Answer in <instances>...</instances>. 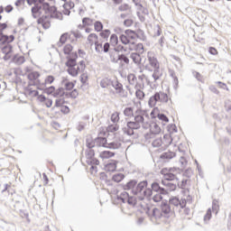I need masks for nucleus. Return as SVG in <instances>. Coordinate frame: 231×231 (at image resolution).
I'll return each mask as SVG.
<instances>
[{
	"mask_svg": "<svg viewBox=\"0 0 231 231\" xmlns=\"http://www.w3.org/2000/svg\"><path fill=\"white\" fill-rule=\"evenodd\" d=\"M145 118H149L147 110L137 109L134 116V121H128L126 125L123 127V133L127 134V136H133L134 131H138L141 127L143 129H149L150 124L145 122Z\"/></svg>",
	"mask_w": 231,
	"mask_h": 231,
	"instance_id": "obj_1",
	"label": "nucleus"
},
{
	"mask_svg": "<svg viewBox=\"0 0 231 231\" xmlns=\"http://www.w3.org/2000/svg\"><path fill=\"white\" fill-rule=\"evenodd\" d=\"M67 61L65 63V66H67L68 73L70 75V77H77L79 73L80 72V69H82V67H77V60L79 59V54L77 51L72 52L70 56L66 57Z\"/></svg>",
	"mask_w": 231,
	"mask_h": 231,
	"instance_id": "obj_2",
	"label": "nucleus"
},
{
	"mask_svg": "<svg viewBox=\"0 0 231 231\" xmlns=\"http://www.w3.org/2000/svg\"><path fill=\"white\" fill-rule=\"evenodd\" d=\"M158 102L167 104V102H169V95L162 91L155 92L154 95L149 98L148 106L150 107H155Z\"/></svg>",
	"mask_w": 231,
	"mask_h": 231,
	"instance_id": "obj_3",
	"label": "nucleus"
},
{
	"mask_svg": "<svg viewBox=\"0 0 231 231\" xmlns=\"http://www.w3.org/2000/svg\"><path fill=\"white\" fill-rule=\"evenodd\" d=\"M42 10L45 14H50L51 19H60L61 14L57 10V6L50 5V3L42 4Z\"/></svg>",
	"mask_w": 231,
	"mask_h": 231,
	"instance_id": "obj_4",
	"label": "nucleus"
},
{
	"mask_svg": "<svg viewBox=\"0 0 231 231\" xmlns=\"http://www.w3.org/2000/svg\"><path fill=\"white\" fill-rule=\"evenodd\" d=\"M212 212L213 214H215L216 216H217L218 212H219V201L217 199H213L212 201V208H208L207 210L206 215L204 216V221H210V219H212Z\"/></svg>",
	"mask_w": 231,
	"mask_h": 231,
	"instance_id": "obj_5",
	"label": "nucleus"
},
{
	"mask_svg": "<svg viewBox=\"0 0 231 231\" xmlns=\"http://www.w3.org/2000/svg\"><path fill=\"white\" fill-rule=\"evenodd\" d=\"M161 189H162V187L160 186V183H158L157 181H153L151 184V188H146L143 191V194L144 198H146L149 201H151V196H152V192H157L158 194Z\"/></svg>",
	"mask_w": 231,
	"mask_h": 231,
	"instance_id": "obj_6",
	"label": "nucleus"
},
{
	"mask_svg": "<svg viewBox=\"0 0 231 231\" xmlns=\"http://www.w3.org/2000/svg\"><path fill=\"white\" fill-rule=\"evenodd\" d=\"M150 134H145V139L149 140L151 138H154L156 134H160L162 133V128H160V125H157V123H152L150 125Z\"/></svg>",
	"mask_w": 231,
	"mask_h": 231,
	"instance_id": "obj_7",
	"label": "nucleus"
},
{
	"mask_svg": "<svg viewBox=\"0 0 231 231\" xmlns=\"http://www.w3.org/2000/svg\"><path fill=\"white\" fill-rule=\"evenodd\" d=\"M6 28H8V24L6 23H0V42L1 41H15V36H14V34L11 35H6L4 34L3 32H5V30H6Z\"/></svg>",
	"mask_w": 231,
	"mask_h": 231,
	"instance_id": "obj_8",
	"label": "nucleus"
},
{
	"mask_svg": "<svg viewBox=\"0 0 231 231\" xmlns=\"http://www.w3.org/2000/svg\"><path fill=\"white\" fill-rule=\"evenodd\" d=\"M146 214L150 217V219H162L163 217V213L158 208H153L151 211V208H148L146 210Z\"/></svg>",
	"mask_w": 231,
	"mask_h": 231,
	"instance_id": "obj_9",
	"label": "nucleus"
},
{
	"mask_svg": "<svg viewBox=\"0 0 231 231\" xmlns=\"http://www.w3.org/2000/svg\"><path fill=\"white\" fill-rule=\"evenodd\" d=\"M11 42H14V41H1L0 42V50H2V52L4 54H10L12 53L14 47L10 44Z\"/></svg>",
	"mask_w": 231,
	"mask_h": 231,
	"instance_id": "obj_10",
	"label": "nucleus"
},
{
	"mask_svg": "<svg viewBox=\"0 0 231 231\" xmlns=\"http://www.w3.org/2000/svg\"><path fill=\"white\" fill-rule=\"evenodd\" d=\"M145 69H147V71H153V73L152 75V77L153 79V82L160 80V79H162V77H163V72L160 69V67H158L157 69H152V68H151V66L146 65Z\"/></svg>",
	"mask_w": 231,
	"mask_h": 231,
	"instance_id": "obj_11",
	"label": "nucleus"
},
{
	"mask_svg": "<svg viewBox=\"0 0 231 231\" xmlns=\"http://www.w3.org/2000/svg\"><path fill=\"white\" fill-rule=\"evenodd\" d=\"M149 181L147 180H142L137 182L135 188L134 189V195L138 196V194L142 193V191H143L144 189H147Z\"/></svg>",
	"mask_w": 231,
	"mask_h": 231,
	"instance_id": "obj_12",
	"label": "nucleus"
},
{
	"mask_svg": "<svg viewBox=\"0 0 231 231\" xmlns=\"http://www.w3.org/2000/svg\"><path fill=\"white\" fill-rule=\"evenodd\" d=\"M136 185H138V180L132 179L125 184H123L122 187L124 190H132L134 193V189H136Z\"/></svg>",
	"mask_w": 231,
	"mask_h": 231,
	"instance_id": "obj_13",
	"label": "nucleus"
},
{
	"mask_svg": "<svg viewBox=\"0 0 231 231\" xmlns=\"http://www.w3.org/2000/svg\"><path fill=\"white\" fill-rule=\"evenodd\" d=\"M172 158H176V152L171 151L164 152L160 155V160L164 162H171Z\"/></svg>",
	"mask_w": 231,
	"mask_h": 231,
	"instance_id": "obj_14",
	"label": "nucleus"
},
{
	"mask_svg": "<svg viewBox=\"0 0 231 231\" xmlns=\"http://www.w3.org/2000/svg\"><path fill=\"white\" fill-rule=\"evenodd\" d=\"M176 172V168H170L169 171L164 173V181H174L176 180V174L172 173Z\"/></svg>",
	"mask_w": 231,
	"mask_h": 231,
	"instance_id": "obj_15",
	"label": "nucleus"
},
{
	"mask_svg": "<svg viewBox=\"0 0 231 231\" xmlns=\"http://www.w3.org/2000/svg\"><path fill=\"white\" fill-rule=\"evenodd\" d=\"M148 62L147 66H150L152 69H155L157 68H160V62L158 61V59L154 56H148Z\"/></svg>",
	"mask_w": 231,
	"mask_h": 231,
	"instance_id": "obj_16",
	"label": "nucleus"
},
{
	"mask_svg": "<svg viewBox=\"0 0 231 231\" xmlns=\"http://www.w3.org/2000/svg\"><path fill=\"white\" fill-rule=\"evenodd\" d=\"M118 163V161H109L106 165H105V169L106 171H107L108 172H115V171H116V164Z\"/></svg>",
	"mask_w": 231,
	"mask_h": 231,
	"instance_id": "obj_17",
	"label": "nucleus"
},
{
	"mask_svg": "<svg viewBox=\"0 0 231 231\" xmlns=\"http://www.w3.org/2000/svg\"><path fill=\"white\" fill-rule=\"evenodd\" d=\"M96 147H107V138L97 136L95 138Z\"/></svg>",
	"mask_w": 231,
	"mask_h": 231,
	"instance_id": "obj_18",
	"label": "nucleus"
},
{
	"mask_svg": "<svg viewBox=\"0 0 231 231\" xmlns=\"http://www.w3.org/2000/svg\"><path fill=\"white\" fill-rule=\"evenodd\" d=\"M113 88L116 89V93L119 95L124 93V85L122 83L118 82V80H112Z\"/></svg>",
	"mask_w": 231,
	"mask_h": 231,
	"instance_id": "obj_19",
	"label": "nucleus"
},
{
	"mask_svg": "<svg viewBox=\"0 0 231 231\" xmlns=\"http://www.w3.org/2000/svg\"><path fill=\"white\" fill-rule=\"evenodd\" d=\"M170 205H173L174 207H180V208H185V203H181L178 197H172L170 199Z\"/></svg>",
	"mask_w": 231,
	"mask_h": 231,
	"instance_id": "obj_20",
	"label": "nucleus"
},
{
	"mask_svg": "<svg viewBox=\"0 0 231 231\" xmlns=\"http://www.w3.org/2000/svg\"><path fill=\"white\" fill-rule=\"evenodd\" d=\"M122 147V143L120 141H113L111 143H106V149L116 150Z\"/></svg>",
	"mask_w": 231,
	"mask_h": 231,
	"instance_id": "obj_21",
	"label": "nucleus"
},
{
	"mask_svg": "<svg viewBox=\"0 0 231 231\" xmlns=\"http://www.w3.org/2000/svg\"><path fill=\"white\" fill-rule=\"evenodd\" d=\"M86 147L88 149H97L96 139H93L92 137H88L86 139Z\"/></svg>",
	"mask_w": 231,
	"mask_h": 231,
	"instance_id": "obj_22",
	"label": "nucleus"
},
{
	"mask_svg": "<svg viewBox=\"0 0 231 231\" xmlns=\"http://www.w3.org/2000/svg\"><path fill=\"white\" fill-rule=\"evenodd\" d=\"M161 210L162 214H171V205L167 203V200L162 202Z\"/></svg>",
	"mask_w": 231,
	"mask_h": 231,
	"instance_id": "obj_23",
	"label": "nucleus"
},
{
	"mask_svg": "<svg viewBox=\"0 0 231 231\" xmlns=\"http://www.w3.org/2000/svg\"><path fill=\"white\" fill-rule=\"evenodd\" d=\"M26 60H24L23 56H19L17 54H15L13 58H12V62H14V64H17L18 66H21V64H24Z\"/></svg>",
	"mask_w": 231,
	"mask_h": 231,
	"instance_id": "obj_24",
	"label": "nucleus"
},
{
	"mask_svg": "<svg viewBox=\"0 0 231 231\" xmlns=\"http://www.w3.org/2000/svg\"><path fill=\"white\" fill-rule=\"evenodd\" d=\"M162 184L167 188V190L170 192H172L174 190H176V184L172 183V182H169L167 180H162Z\"/></svg>",
	"mask_w": 231,
	"mask_h": 231,
	"instance_id": "obj_25",
	"label": "nucleus"
},
{
	"mask_svg": "<svg viewBox=\"0 0 231 231\" xmlns=\"http://www.w3.org/2000/svg\"><path fill=\"white\" fill-rule=\"evenodd\" d=\"M135 35H136V39H140V41H143V42L147 41V36L145 35V32H143V30L142 29H138L137 31H135Z\"/></svg>",
	"mask_w": 231,
	"mask_h": 231,
	"instance_id": "obj_26",
	"label": "nucleus"
},
{
	"mask_svg": "<svg viewBox=\"0 0 231 231\" xmlns=\"http://www.w3.org/2000/svg\"><path fill=\"white\" fill-rule=\"evenodd\" d=\"M125 35L130 40L134 41L136 39V31L127 29L125 31Z\"/></svg>",
	"mask_w": 231,
	"mask_h": 231,
	"instance_id": "obj_27",
	"label": "nucleus"
},
{
	"mask_svg": "<svg viewBox=\"0 0 231 231\" xmlns=\"http://www.w3.org/2000/svg\"><path fill=\"white\" fill-rule=\"evenodd\" d=\"M171 143H172V137L171 136V134H164L162 139V145H164V147H169Z\"/></svg>",
	"mask_w": 231,
	"mask_h": 231,
	"instance_id": "obj_28",
	"label": "nucleus"
},
{
	"mask_svg": "<svg viewBox=\"0 0 231 231\" xmlns=\"http://www.w3.org/2000/svg\"><path fill=\"white\" fill-rule=\"evenodd\" d=\"M99 156L102 160H107L108 158H113V156H115V152L111 151H103L100 152Z\"/></svg>",
	"mask_w": 231,
	"mask_h": 231,
	"instance_id": "obj_29",
	"label": "nucleus"
},
{
	"mask_svg": "<svg viewBox=\"0 0 231 231\" xmlns=\"http://www.w3.org/2000/svg\"><path fill=\"white\" fill-rule=\"evenodd\" d=\"M125 178V175L124 173H116L112 176V180L116 183H120V181H123Z\"/></svg>",
	"mask_w": 231,
	"mask_h": 231,
	"instance_id": "obj_30",
	"label": "nucleus"
},
{
	"mask_svg": "<svg viewBox=\"0 0 231 231\" xmlns=\"http://www.w3.org/2000/svg\"><path fill=\"white\" fill-rule=\"evenodd\" d=\"M130 58L132 59V60L134 64H140V62H142V56H140V54H138V52H133L130 55Z\"/></svg>",
	"mask_w": 231,
	"mask_h": 231,
	"instance_id": "obj_31",
	"label": "nucleus"
},
{
	"mask_svg": "<svg viewBox=\"0 0 231 231\" xmlns=\"http://www.w3.org/2000/svg\"><path fill=\"white\" fill-rule=\"evenodd\" d=\"M71 51H73V45L69 43L66 44L63 48L64 54L68 55V57H70L73 54Z\"/></svg>",
	"mask_w": 231,
	"mask_h": 231,
	"instance_id": "obj_32",
	"label": "nucleus"
},
{
	"mask_svg": "<svg viewBox=\"0 0 231 231\" xmlns=\"http://www.w3.org/2000/svg\"><path fill=\"white\" fill-rule=\"evenodd\" d=\"M113 80L107 78L103 79L100 81V87L103 88H109V86H112Z\"/></svg>",
	"mask_w": 231,
	"mask_h": 231,
	"instance_id": "obj_33",
	"label": "nucleus"
},
{
	"mask_svg": "<svg viewBox=\"0 0 231 231\" xmlns=\"http://www.w3.org/2000/svg\"><path fill=\"white\" fill-rule=\"evenodd\" d=\"M66 97V92L64 91V88H59L58 89H55L54 93L52 94V97L54 98H59V97Z\"/></svg>",
	"mask_w": 231,
	"mask_h": 231,
	"instance_id": "obj_34",
	"label": "nucleus"
},
{
	"mask_svg": "<svg viewBox=\"0 0 231 231\" xmlns=\"http://www.w3.org/2000/svg\"><path fill=\"white\" fill-rule=\"evenodd\" d=\"M130 195L127 193V191H123L120 195H117V199L118 201H122V203H126Z\"/></svg>",
	"mask_w": 231,
	"mask_h": 231,
	"instance_id": "obj_35",
	"label": "nucleus"
},
{
	"mask_svg": "<svg viewBox=\"0 0 231 231\" xmlns=\"http://www.w3.org/2000/svg\"><path fill=\"white\" fill-rule=\"evenodd\" d=\"M68 37H69V34L68 32H64L60 35V41L58 42V46L60 47L63 44H66V41H68Z\"/></svg>",
	"mask_w": 231,
	"mask_h": 231,
	"instance_id": "obj_36",
	"label": "nucleus"
},
{
	"mask_svg": "<svg viewBox=\"0 0 231 231\" xmlns=\"http://www.w3.org/2000/svg\"><path fill=\"white\" fill-rule=\"evenodd\" d=\"M39 77H41V73H39V71H32L27 75L28 80H37Z\"/></svg>",
	"mask_w": 231,
	"mask_h": 231,
	"instance_id": "obj_37",
	"label": "nucleus"
},
{
	"mask_svg": "<svg viewBox=\"0 0 231 231\" xmlns=\"http://www.w3.org/2000/svg\"><path fill=\"white\" fill-rule=\"evenodd\" d=\"M127 80L131 86H134L138 82V79L136 78V75H134V74H129L127 76Z\"/></svg>",
	"mask_w": 231,
	"mask_h": 231,
	"instance_id": "obj_38",
	"label": "nucleus"
},
{
	"mask_svg": "<svg viewBox=\"0 0 231 231\" xmlns=\"http://www.w3.org/2000/svg\"><path fill=\"white\" fill-rule=\"evenodd\" d=\"M94 30L95 32H102L104 30V23L100 21H96L94 23Z\"/></svg>",
	"mask_w": 231,
	"mask_h": 231,
	"instance_id": "obj_39",
	"label": "nucleus"
},
{
	"mask_svg": "<svg viewBox=\"0 0 231 231\" xmlns=\"http://www.w3.org/2000/svg\"><path fill=\"white\" fill-rule=\"evenodd\" d=\"M25 91L28 93V95H30L31 97H37V98L39 97V90H33V88H25Z\"/></svg>",
	"mask_w": 231,
	"mask_h": 231,
	"instance_id": "obj_40",
	"label": "nucleus"
},
{
	"mask_svg": "<svg viewBox=\"0 0 231 231\" xmlns=\"http://www.w3.org/2000/svg\"><path fill=\"white\" fill-rule=\"evenodd\" d=\"M85 157L87 160H89L90 158H95V149H87L85 151Z\"/></svg>",
	"mask_w": 231,
	"mask_h": 231,
	"instance_id": "obj_41",
	"label": "nucleus"
},
{
	"mask_svg": "<svg viewBox=\"0 0 231 231\" xmlns=\"http://www.w3.org/2000/svg\"><path fill=\"white\" fill-rule=\"evenodd\" d=\"M86 163L88 165H100V161H98V159H97L95 157H92L90 159H87Z\"/></svg>",
	"mask_w": 231,
	"mask_h": 231,
	"instance_id": "obj_42",
	"label": "nucleus"
},
{
	"mask_svg": "<svg viewBox=\"0 0 231 231\" xmlns=\"http://www.w3.org/2000/svg\"><path fill=\"white\" fill-rule=\"evenodd\" d=\"M42 10V5H35L34 6L32 7L31 12L32 14V16L35 18V14H39Z\"/></svg>",
	"mask_w": 231,
	"mask_h": 231,
	"instance_id": "obj_43",
	"label": "nucleus"
},
{
	"mask_svg": "<svg viewBox=\"0 0 231 231\" xmlns=\"http://www.w3.org/2000/svg\"><path fill=\"white\" fill-rule=\"evenodd\" d=\"M126 203L129 204L131 207H136V203H137L136 197L134 196L128 197L126 199Z\"/></svg>",
	"mask_w": 231,
	"mask_h": 231,
	"instance_id": "obj_44",
	"label": "nucleus"
},
{
	"mask_svg": "<svg viewBox=\"0 0 231 231\" xmlns=\"http://www.w3.org/2000/svg\"><path fill=\"white\" fill-rule=\"evenodd\" d=\"M100 37H102V39H109V35H111V31L109 29H103L100 33H99Z\"/></svg>",
	"mask_w": 231,
	"mask_h": 231,
	"instance_id": "obj_45",
	"label": "nucleus"
},
{
	"mask_svg": "<svg viewBox=\"0 0 231 231\" xmlns=\"http://www.w3.org/2000/svg\"><path fill=\"white\" fill-rule=\"evenodd\" d=\"M110 44L111 46H114V47L118 44V36L116 33L111 34Z\"/></svg>",
	"mask_w": 231,
	"mask_h": 231,
	"instance_id": "obj_46",
	"label": "nucleus"
},
{
	"mask_svg": "<svg viewBox=\"0 0 231 231\" xmlns=\"http://www.w3.org/2000/svg\"><path fill=\"white\" fill-rule=\"evenodd\" d=\"M124 115H125V116H128V117L134 116V112L133 110V107L128 106V107L125 108Z\"/></svg>",
	"mask_w": 231,
	"mask_h": 231,
	"instance_id": "obj_47",
	"label": "nucleus"
},
{
	"mask_svg": "<svg viewBox=\"0 0 231 231\" xmlns=\"http://www.w3.org/2000/svg\"><path fill=\"white\" fill-rule=\"evenodd\" d=\"M82 23H83V26H93V24H94L93 19H91L89 17H84L82 19Z\"/></svg>",
	"mask_w": 231,
	"mask_h": 231,
	"instance_id": "obj_48",
	"label": "nucleus"
},
{
	"mask_svg": "<svg viewBox=\"0 0 231 231\" xmlns=\"http://www.w3.org/2000/svg\"><path fill=\"white\" fill-rule=\"evenodd\" d=\"M67 98H77L79 97V90L74 88L70 93H66Z\"/></svg>",
	"mask_w": 231,
	"mask_h": 231,
	"instance_id": "obj_49",
	"label": "nucleus"
},
{
	"mask_svg": "<svg viewBox=\"0 0 231 231\" xmlns=\"http://www.w3.org/2000/svg\"><path fill=\"white\" fill-rule=\"evenodd\" d=\"M162 199L163 197L159 193L155 194L153 197L151 196V201H153L154 203H160V201H162Z\"/></svg>",
	"mask_w": 231,
	"mask_h": 231,
	"instance_id": "obj_50",
	"label": "nucleus"
},
{
	"mask_svg": "<svg viewBox=\"0 0 231 231\" xmlns=\"http://www.w3.org/2000/svg\"><path fill=\"white\" fill-rule=\"evenodd\" d=\"M158 115H160V108H158V106H155L150 113V116L151 118H158Z\"/></svg>",
	"mask_w": 231,
	"mask_h": 231,
	"instance_id": "obj_51",
	"label": "nucleus"
},
{
	"mask_svg": "<svg viewBox=\"0 0 231 231\" xmlns=\"http://www.w3.org/2000/svg\"><path fill=\"white\" fill-rule=\"evenodd\" d=\"M114 50L116 52H120L121 51V53H127V51H129L127 47H125L124 45H118L117 47L114 48Z\"/></svg>",
	"mask_w": 231,
	"mask_h": 231,
	"instance_id": "obj_52",
	"label": "nucleus"
},
{
	"mask_svg": "<svg viewBox=\"0 0 231 231\" xmlns=\"http://www.w3.org/2000/svg\"><path fill=\"white\" fill-rule=\"evenodd\" d=\"M152 145L153 147H162V145H163V139L162 138H157L155 139L152 143Z\"/></svg>",
	"mask_w": 231,
	"mask_h": 231,
	"instance_id": "obj_53",
	"label": "nucleus"
},
{
	"mask_svg": "<svg viewBox=\"0 0 231 231\" xmlns=\"http://www.w3.org/2000/svg\"><path fill=\"white\" fill-rule=\"evenodd\" d=\"M135 97L139 100H143V98H145V93L143 90H141V89H137L135 91Z\"/></svg>",
	"mask_w": 231,
	"mask_h": 231,
	"instance_id": "obj_54",
	"label": "nucleus"
},
{
	"mask_svg": "<svg viewBox=\"0 0 231 231\" xmlns=\"http://www.w3.org/2000/svg\"><path fill=\"white\" fill-rule=\"evenodd\" d=\"M117 60H121L125 64H129V58L125 56V54H119L117 57Z\"/></svg>",
	"mask_w": 231,
	"mask_h": 231,
	"instance_id": "obj_55",
	"label": "nucleus"
},
{
	"mask_svg": "<svg viewBox=\"0 0 231 231\" xmlns=\"http://www.w3.org/2000/svg\"><path fill=\"white\" fill-rule=\"evenodd\" d=\"M119 41H121L122 44H129V42H131V41L127 38V36L125 34H121L119 36Z\"/></svg>",
	"mask_w": 231,
	"mask_h": 231,
	"instance_id": "obj_56",
	"label": "nucleus"
},
{
	"mask_svg": "<svg viewBox=\"0 0 231 231\" xmlns=\"http://www.w3.org/2000/svg\"><path fill=\"white\" fill-rule=\"evenodd\" d=\"M93 39H95V41H98V35H97V33H90L88 36V42L90 43V44H93L94 42H93Z\"/></svg>",
	"mask_w": 231,
	"mask_h": 231,
	"instance_id": "obj_57",
	"label": "nucleus"
},
{
	"mask_svg": "<svg viewBox=\"0 0 231 231\" xmlns=\"http://www.w3.org/2000/svg\"><path fill=\"white\" fill-rule=\"evenodd\" d=\"M119 120H120V114L118 112L112 114L111 122H113V124H116V122H119Z\"/></svg>",
	"mask_w": 231,
	"mask_h": 231,
	"instance_id": "obj_58",
	"label": "nucleus"
},
{
	"mask_svg": "<svg viewBox=\"0 0 231 231\" xmlns=\"http://www.w3.org/2000/svg\"><path fill=\"white\" fill-rule=\"evenodd\" d=\"M157 118L158 120H161V122H165L166 124L169 123V117H167L165 114L159 113Z\"/></svg>",
	"mask_w": 231,
	"mask_h": 231,
	"instance_id": "obj_59",
	"label": "nucleus"
},
{
	"mask_svg": "<svg viewBox=\"0 0 231 231\" xmlns=\"http://www.w3.org/2000/svg\"><path fill=\"white\" fill-rule=\"evenodd\" d=\"M55 93V86L46 87L45 95H52Z\"/></svg>",
	"mask_w": 231,
	"mask_h": 231,
	"instance_id": "obj_60",
	"label": "nucleus"
},
{
	"mask_svg": "<svg viewBox=\"0 0 231 231\" xmlns=\"http://www.w3.org/2000/svg\"><path fill=\"white\" fill-rule=\"evenodd\" d=\"M167 131L171 134V133H178V127H176V125H168L167 126Z\"/></svg>",
	"mask_w": 231,
	"mask_h": 231,
	"instance_id": "obj_61",
	"label": "nucleus"
},
{
	"mask_svg": "<svg viewBox=\"0 0 231 231\" xmlns=\"http://www.w3.org/2000/svg\"><path fill=\"white\" fill-rule=\"evenodd\" d=\"M53 82H55V77L51 75L48 76L44 80L46 86H48V84H53Z\"/></svg>",
	"mask_w": 231,
	"mask_h": 231,
	"instance_id": "obj_62",
	"label": "nucleus"
},
{
	"mask_svg": "<svg viewBox=\"0 0 231 231\" xmlns=\"http://www.w3.org/2000/svg\"><path fill=\"white\" fill-rule=\"evenodd\" d=\"M108 133H116L118 131V125H110L107 127Z\"/></svg>",
	"mask_w": 231,
	"mask_h": 231,
	"instance_id": "obj_63",
	"label": "nucleus"
},
{
	"mask_svg": "<svg viewBox=\"0 0 231 231\" xmlns=\"http://www.w3.org/2000/svg\"><path fill=\"white\" fill-rule=\"evenodd\" d=\"M119 12H127L129 10V5L127 4H123L118 7Z\"/></svg>",
	"mask_w": 231,
	"mask_h": 231,
	"instance_id": "obj_64",
	"label": "nucleus"
}]
</instances>
